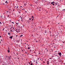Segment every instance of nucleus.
Listing matches in <instances>:
<instances>
[{
  "instance_id": "obj_1",
  "label": "nucleus",
  "mask_w": 65,
  "mask_h": 65,
  "mask_svg": "<svg viewBox=\"0 0 65 65\" xmlns=\"http://www.w3.org/2000/svg\"><path fill=\"white\" fill-rule=\"evenodd\" d=\"M58 54L59 55V56L61 57V53L60 52V53H58Z\"/></svg>"
},
{
  "instance_id": "obj_2",
  "label": "nucleus",
  "mask_w": 65,
  "mask_h": 65,
  "mask_svg": "<svg viewBox=\"0 0 65 65\" xmlns=\"http://www.w3.org/2000/svg\"><path fill=\"white\" fill-rule=\"evenodd\" d=\"M12 37H13V36H12L11 37H9V38H10V39H12Z\"/></svg>"
},
{
  "instance_id": "obj_3",
  "label": "nucleus",
  "mask_w": 65,
  "mask_h": 65,
  "mask_svg": "<svg viewBox=\"0 0 65 65\" xmlns=\"http://www.w3.org/2000/svg\"><path fill=\"white\" fill-rule=\"evenodd\" d=\"M9 58H8V60H10V59H11V58H10V57H11V56H10V57H9Z\"/></svg>"
},
{
  "instance_id": "obj_4",
  "label": "nucleus",
  "mask_w": 65,
  "mask_h": 65,
  "mask_svg": "<svg viewBox=\"0 0 65 65\" xmlns=\"http://www.w3.org/2000/svg\"><path fill=\"white\" fill-rule=\"evenodd\" d=\"M53 3H55V2H51V4H53Z\"/></svg>"
},
{
  "instance_id": "obj_5",
  "label": "nucleus",
  "mask_w": 65,
  "mask_h": 65,
  "mask_svg": "<svg viewBox=\"0 0 65 65\" xmlns=\"http://www.w3.org/2000/svg\"><path fill=\"white\" fill-rule=\"evenodd\" d=\"M35 3H36V4H37V3H38V2L37 1L35 2Z\"/></svg>"
},
{
  "instance_id": "obj_6",
  "label": "nucleus",
  "mask_w": 65,
  "mask_h": 65,
  "mask_svg": "<svg viewBox=\"0 0 65 65\" xmlns=\"http://www.w3.org/2000/svg\"><path fill=\"white\" fill-rule=\"evenodd\" d=\"M6 58H8V56H6Z\"/></svg>"
},
{
  "instance_id": "obj_7",
  "label": "nucleus",
  "mask_w": 65,
  "mask_h": 65,
  "mask_svg": "<svg viewBox=\"0 0 65 65\" xmlns=\"http://www.w3.org/2000/svg\"><path fill=\"white\" fill-rule=\"evenodd\" d=\"M11 33H8V35H10Z\"/></svg>"
},
{
  "instance_id": "obj_8",
  "label": "nucleus",
  "mask_w": 65,
  "mask_h": 65,
  "mask_svg": "<svg viewBox=\"0 0 65 65\" xmlns=\"http://www.w3.org/2000/svg\"><path fill=\"white\" fill-rule=\"evenodd\" d=\"M8 53H9L10 51H9V50H8Z\"/></svg>"
},
{
  "instance_id": "obj_9",
  "label": "nucleus",
  "mask_w": 65,
  "mask_h": 65,
  "mask_svg": "<svg viewBox=\"0 0 65 65\" xmlns=\"http://www.w3.org/2000/svg\"><path fill=\"white\" fill-rule=\"evenodd\" d=\"M23 35H21L20 36V37H22V36H23Z\"/></svg>"
},
{
  "instance_id": "obj_10",
  "label": "nucleus",
  "mask_w": 65,
  "mask_h": 65,
  "mask_svg": "<svg viewBox=\"0 0 65 65\" xmlns=\"http://www.w3.org/2000/svg\"><path fill=\"white\" fill-rule=\"evenodd\" d=\"M5 3H8V2H7V1H6Z\"/></svg>"
},
{
  "instance_id": "obj_11",
  "label": "nucleus",
  "mask_w": 65,
  "mask_h": 65,
  "mask_svg": "<svg viewBox=\"0 0 65 65\" xmlns=\"http://www.w3.org/2000/svg\"><path fill=\"white\" fill-rule=\"evenodd\" d=\"M31 18H32L33 19V18H34V17H33V16H32L31 17Z\"/></svg>"
},
{
  "instance_id": "obj_12",
  "label": "nucleus",
  "mask_w": 65,
  "mask_h": 65,
  "mask_svg": "<svg viewBox=\"0 0 65 65\" xmlns=\"http://www.w3.org/2000/svg\"><path fill=\"white\" fill-rule=\"evenodd\" d=\"M28 49H30V48H29V47H28Z\"/></svg>"
},
{
  "instance_id": "obj_13",
  "label": "nucleus",
  "mask_w": 65,
  "mask_h": 65,
  "mask_svg": "<svg viewBox=\"0 0 65 65\" xmlns=\"http://www.w3.org/2000/svg\"><path fill=\"white\" fill-rule=\"evenodd\" d=\"M33 65V64H32V63H31L30 64V65Z\"/></svg>"
},
{
  "instance_id": "obj_14",
  "label": "nucleus",
  "mask_w": 65,
  "mask_h": 65,
  "mask_svg": "<svg viewBox=\"0 0 65 65\" xmlns=\"http://www.w3.org/2000/svg\"><path fill=\"white\" fill-rule=\"evenodd\" d=\"M0 24H1H1H2L1 23V22H0Z\"/></svg>"
},
{
  "instance_id": "obj_15",
  "label": "nucleus",
  "mask_w": 65,
  "mask_h": 65,
  "mask_svg": "<svg viewBox=\"0 0 65 65\" xmlns=\"http://www.w3.org/2000/svg\"><path fill=\"white\" fill-rule=\"evenodd\" d=\"M20 30V28L19 29H18V31H19Z\"/></svg>"
},
{
  "instance_id": "obj_16",
  "label": "nucleus",
  "mask_w": 65,
  "mask_h": 65,
  "mask_svg": "<svg viewBox=\"0 0 65 65\" xmlns=\"http://www.w3.org/2000/svg\"><path fill=\"white\" fill-rule=\"evenodd\" d=\"M44 32L45 33H46V31H45Z\"/></svg>"
},
{
  "instance_id": "obj_17",
  "label": "nucleus",
  "mask_w": 65,
  "mask_h": 65,
  "mask_svg": "<svg viewBox=\"0 0 65 65\" xmlns=\"http://www.w3.org/2000/svg\"><path fill=\"white\" fill-rule=\"evenodd\" d=\"M30 63H30V62H29V64H30Z\"/></svg>"
},
{
  "instance_id": "obj_18",
  "label": "nucleus",
  "mask_w": 65,
  "mask_h": 65,
  "mask_svg": "<svg viewBox=\"0 0 65 65\" xmlns=\"http://www.w3.org/2000/svg\"><path fill=\"white\" fill-rule=\"evenodd\" d=\"M8 16H9V15H8V16L7 17L8 18V17H9Z\"/></svg>"
},
{
  "instance_id": "obj_19",
  "label": "nucleus",
  "mask_w": 65,
  "mask_h": 65,
  "mask_svg": "<svg viewBox=\"0 0 65 65\" xmlns=\"http://www.w3.org/2000/svg\"><path fill=\"white\" fill-rule=\"evenodd\" d=\"M4 29L5 28H4V29H3V30H4Z\"/></svg>"
},
{
  "instance_id": "obj_20",
  "label": "nucleus",
  "mask_w": 65,
  "mask_h": 65,
  "mask_svg": "<svg viewBox=\"0 0 65 65\" xmlns=\"http://www.w3.org/2000/svg\"><path fill=\"white\" fill-rule=\"evenodd\" d=\"M53 4V5H55V4Z\"/></svg>"
},
{
  "instance_id": "obj_21",
  "label": "nucleus",
  "mask_w": 65,
  "mask_h": 65,
  "mask_svg": "<svg viewBox=\"0 0 65 65\" xmlns=\"http://www.w3.org/2000/svg\"><path fill=\"white\" fill-rule=\"evenodd\" d=\"M12 23H13V24H14V22H13H13H12Z\"/></svg>"
},
{
  "instance_id": "obj_22",
  "label": "nucleus",
  "mask_w": 65,
  "mask_h": 65,
  "mask_svg": "<svg viewBox=\"0 0 65 65\" xmlns=\"http://www.w3.org/2000/svg\"><path fill=\"white\" fill-rule=\"evenodd\" d=\"M33 18L32 19V20H31V21H33Z\"/></svg>"
},
{
  "instance_id": "obj_23",
  "label": "nucleus",
  "mask_w": 65,
  "mask_h": 65,
  "mask_svg": "<svg viewBox=\"0 0 65 65\" xmlns=\"http://www.w3.org/2000/svg\"><path fill=\"white\" fill-rule=\"evenodd\" d=\"M65 10V9H63V10Z\"/></svg>"
},
{
  "instance_id": "obj_24",
  "label": "nucleus",
  "mask_w": 65,
  "mask_h": 65,
  "mask_svg": "<svg viewBox=\"0 0 65 65\" xmlns=\"http://www.w3.org/2000/svg\"><path fill=\"white\" fill-rule=\"evenodd\" d=\"M18 12H19V13H20V12L19 11Z\"/></svg>"
},
{
  "instance_id": "obj_25",
  "label": "nucleus",
  "mask_w": 65,
  "mask_h": 65,
  "mask_svg": "<svg viewBox=\"0 0 65 65\" xmlns=\"http://www.w3.org/2000/svg\"><path fill=\"white\" fill-rule=\"evenodd\" d=\"M17 8H18V6H17Z\"/></svg>"
},
{
  "instance_id": "obj_26",
  "label": "nucleus",
  "mask_w": 65,
  "mask_h": 65,
  "mask_svg": "<svg viewBox=\"0 0 65 65\" xmlns=\"http://www.w3.org/2000/svg\"><path fill=\"white\" fill-rule=\"evenodd\" d=\"M3 40H1V41H3Z\"/></svg>"
},
{
  "instance_id": "obj_27",
  "label": "nucleus",
  "mask_w": 65,
  "mask_h": 65,
  "mask_svg": "<svg viewBox=\"0 0 65 65\" xmlns=\"http://www.w3.org/2000/svg\"><path fill=\"white\" fill-rule=\"evenodd\" d=\"M43 62L44 63H45V62L44 61H43Z\"/></svg>"
},
{
  "instance_id": "obj_28",
  "label": "nucleus",
  "mask_w": 65,
  "mask_h": 65,
  "mask_svg": "<svg viewBox=\"0 0 65 65\" xmlns=\"http://www.w3.org/2000/svg\"><path fill=\"white\" fill-rule=\"evenodd\" d=\"M16 32H18V31H16Z\"/></svg>"
},
{
  "instance_id": "obj_29",
  "label": "nucleus",
  "mask_w": 65,
  "mask_h": 65,
  "mask_svg": "<svg viewBox=\"0 0 65 65\" xmlns=\"http://www.w3.org/2000/svg\"><path fill=\"white\" fill-rule=\"evenodd\" d=\"M47 65H48V63H47Z\"/></svg>"
},
{
  "instance_id": "obj_30",
  "label": "nucleus",
  "mask_w": 65,
  "mask_h": 65,
  "mask_svg": "<svg viewBox=\"0 0 65 65\" xmlns=\"http://www.w3.org/2000/svg\"><path fill=\"white\" fill-rule=\"evenodd\" d=\"M47 63H48L49 61H47Z\"/></svg>"
},
{
  "instance_id": "obj_31",
  "label": "nucleus",
  "mask_w": 65,
  "mask_h": 65,
  "mask_svg": "<svg viewBox=\"0 0 65 65\" xmlns=\"http://www.w3.org/2000/svg\"><path fill=\"white\" fill-rule=\"evenodd\" d=\"M63 42V43H64V42Z\"/></svg>"
},
{
  "instance_id": "obj_32",
  "label": "nucleus",
  "mask_w": 65,
  "mask_h": 65,
  "mask_svg": "<svg viewBox=\"0 0 65 65\" xmlns=\"http://www.w3.org/2000/svg\"><path fill=\"white\" fill-rule=\"evenodd\" d=\"M17 36H18V35H17L16 36V37H17Z\"/></svg>"
},
{
  "instance_id": "obj_33",
  "label": "nucleus",
  "mask_w": 65,
  "mask_h": 65,
  "mask_svg": "<svg viewBox=\"0 0 65 65\" xmlns=\"http://www.w3.org/2000/svg\"><path fill=\"white\" fill-rule=\"evenodd\" d=\"M31 6H32V5H30Z\"/></svg>"
},
{
  "instance_id": "obj_34",
  "label": "nucleus",
  "mask_w": 65,
  "mask_h": 65,
  "mask_svg": "<svg viewBox=\"0 0 65 65\" xmlns=\"http://www.w3.org/2000/svg\"><path fill=\"white\" fill-rule=\"evenodd\" d=\"M0 37L1 38V36H0Z\"/></svg>"
},
{
  "instance_id": "obj_35",
  "label": "nucleus",
  "mask_w": 65,
  "mask_h": 65,
  "mask_svg": "<svg viewBox=\"0 0 65 65\" xmlns=\"http://www.w3.org/2000/svg\"><path fill=\"white\" fill-rule=\"evenodd\" d=\"M39 11H40V10H39Z\"/></svg>"
},
{
  "instance_id": "obj_36",
  "label": "nucleus",
  "mask_w": 65,
  "mask_h": 65,
  "mask_svg": "<svg viewBox=\"0 0 65 65\" xmlns=\"http://www.w3.org/2000/svg\"><path fill=\"white\" fill-rule=\"evenodd\" d=\"M7 12H8V11H7Z\"/></svg>"
},
{
  "instance_id": "obj_37",
  "label": "nucleus",
  "mask_w": 65,
  "mask_h": 65,
  "mask_svg": "<svg viewBox=\"0 0 65 65\" xmlns=\"http://www.w3.org/2000/svg\"><path fill=\"white\" fill-rule=\"evenodd\" d=\"M31 19H32V18H31L30 19V20H31Z\"/></svg>"
},
{
  "instance_id": "obj_38",
  "label": "nucleus",
  "mask_w": 65,
  "mask_h": 65,
  "mask_svg": "<svg viewBox=\"0 0 65 65\" xmlns=\"http://www.w3.org/2000/svg\"><path fill=\"white\" fill-rule=\"evenodd\" d=\"M49 59H51V58H50Z\"/></svg>"
},
{
  "instance_id": "obj_39",
  "label": "nucleus",
  "mask_w": 65,
  "mask_h": 65,
  "mask_svg": "<svg viewBox=\"0 0 65 65\" xmlns=\"http://www.w3.org/2000/svg\"><path fill=\"white\" fill-rule=\"evenodd\" d=\"M36 63H37V62H36Z\"/></svg>"
},
{
  "instance_id": "obj_40",
  "label": "nucleus",
  "mask_w": 65,
  "mask_h": 65,
  "mask_svg": "<svg viewBox=\"0 0 65 65\" xmlns=\"http://www.w3.org/2000/svg\"><path fill=\"white\" fill-rule=\"evenodd\" d=\"M39 58H38V59L39 60Z\"/></svg>"
},
{
  "instance_id": "obj_41",
  "label": "nucleus",
  "mask_w": 65,
  "mask_h": 65,
  "mask_svg": "<svg viewBox=\"0 0 65 65\" xmlns=\"http://www.w3.org/2000/svg\"><path fill=\"white\" fill-rule=\"evenodd\" d=\"M16 24H18V23H16Z\"/></svg>"
},
{
  "instance_id": "obj_42",
  "label": "nucleus",
  "mask_w": 65,
  "mask_h": 65,
  "mask_svg": "<svg viewBox=\"0 0 65 65\" xmlns=\"http://www.w3.org/2000/svg\"><path fill=\"white\" fill-rule=\"evenodd\" d=\"M23 18L22 17L21 18V19H22Z\"/></svg>"
},
{
  "instance_id": "obj_43",
  "label": "nucleus",
  "mask_w": 65,
  "mask_h": 65,
  "mask_svg": "<svg viewBox=\"0 0 65 65\" xmlns=\"http://www.w3.org/2000/svg\"><path fill=\"white\" fill-rule=\"evenodd\" d=\"M30 63H32V61H30Z\"/></svg>"
},
{
  "instance_id": "obj_44",
  "label": "nucleus",
  "mask_w": 65,
  "mask_h": 65,
  "mask_svg": "<svg viewBox=\"0 0 65 65\" xmlns=\"http://www.w3.org/2000/svg\"><path fill=\"white\" fill-rule=\"evenodd\" d=\"M10 12H9V13H10Z\"/></svg>"
},
{
  "instance_id": "obj_45",
  "label": "nucleus",
  "mask_w": 65,
  "mask_h": 65,
  "mask_svg": "<svg viewBox=\"0 0 65 65\" xmlns=\"http://www.w3.org/2000/svg\"><path fill=\"white\" fill-rule=\"evenodd\" d=\"M17 30H18L17 29H16V31H17Z\"/></svg>"
},
{
  "instance_id": "obj_46",
  "label": "nucleus",
  "mask_w": 65,
  "mask_h": 65,
  "mask_svg": "<svg viewBox=\"0 0 65 65\" xmlns=\"http://www.w3.org/2000/svg\"><path fill=\"white\" fill-rule=\"evenodd\" d=\"M18 59H19V58H18Z\"/></svg>"
},
{
  "instance_id": "obj_47",
  "label": "nucleus",
  "mask_w": 65,
  "mask_h": 65,
  "mask_svg": "<svg viewBox=\"0 0 65 65\" xmlns=\"http://www.w3.org/2000/svg\"><path fill=\"white\" fill-rule=\"evenodd\" d=\"M58 24H59V23H58Z\"/></svg>"
},
{
  "instance_id": "obj_48",
  "label": "nucleus",
  "mask_w": 65,
  "mask_h": 65,
  "mask_svg": "<svg viewBox=\"0 0 65 65\" xmlns=\"http://www.w3.org/2000/svg\"><path fill=\"white\" fill-rule=\"evenodd\" d=\"M56 56H57V55H55Z\"/></svg>"
},
{
  "instance_id": "obj_49",
  "label": "nucleus",
  "mask_w": 65,
  "mask_h": 65,
  "mask_svg": "<svg viewBox=\"0 0 65 65\" xmlns=\"http://www.w3.org/2000/svg\"><path fill=\"white\" fill-rule=\"evenodd\" d=\"M13 29H14V28H13Z\"/></svg>"
},
{
  "instance_id": "obj_50",
  "label": "nucleus",
  "mask_w": 65,
  "mask_h": 65,
  "mask_svg": "<svg viewBox=\"0 0 65 65\" xmlns=\"http://www.w3.org/2000/svg\"><path fill=\"white\" fill-rule=\"evenodd\" d=\"M20 7H22V6H21Z\"/></svg>"
},
{
  "instance_id": "obj_51",
  "label": "nucleus",
  "mask_w": 65,
  "mask_h": 65,
  "mask_svg": "<svg viewBox=\"0 0 65 65\" xmlns=\"http://www.w3.org/2000/svg\"><path fill=\"white\" fill-rule=\"evenodd\" d=\"M10 31H12V30H10Z\"/></svg>"
},
{
  "instance_id": "obj_52",
  "label": "nucleus",
  "mask_w": 65,
  "mask_h": 65,
  "mask_svg": "<svg viewBox=\"0 0 65 65\" xmlns=\"http://www.w3.org/2000/svg\"><path fill=\"white\" fill-rule=\"evenodd\" d=\"M34 52L35 53V51Z\"/></svg>"
},
{
  "instance_id": "obj_53",
  "label": "nucleus",
  "mask_w": 65,
  "mask_h": 65,
  "mask_svg": "<svg viewBox=\"0 0 65 65\" xmlns=\"http://www.w3.org/2000/svg\"><path fill=\"white\" fill-rule=\"evenodd\" d=\"M30 18H29V20H30Z\"/></svg>"
},
{
  "instance_id": "obj_54",
  "label": "nucleus",
  "mask_w": 65,
  "mask_h": 65,
  "mask_svg": "<svg viewBox=\"0 0 65 65\" xmlns=\"http://www.w3.org/2000/svg\"><path fill=\"white\" fill-rule=\"evenodd\" d=\"M36 42H37V41H36Z\"/></svg>"
},
{
  "instance_id": "obj_55",
  "label": "nucleus",
  "mask_w": 65,
  "mask_h": 65,
  "mask_svg": "<svg viewBox=\"0 0 65 65\" xmlns=\"http://www.w3.org/2000/svg\"><path fill=\"white\" fill-rule=\"evenodd\" d=\"M40 8H41V7H40Z\"/></svg>"
},
{
  "instance_id": "obj_56",
  "label": "nucleus",
  "mask_w": 65,
  "mask_h": 65,
  "mask_svg": "<svg viewBox=\"0 0 65 65\" xmlns=\"http://www.w3.org/2000/svg\"><path fill=\"white\" fill-rule=\"evenodd\" d=\"M19 11H21V10H20Z\"/></svg>"
},
{
  "instance_id": "obj_57",
  "label": "nucleus",
  "mask_w": 65,
  "mask_h": 65,
  "mask_svg": "<svg viewBox=\"0 0 65 65\" xmlns=\"http://www.w3.org/2000/svg\"><path fill=\"white\" fill-rule=\"evenodd\" d=\"M20 17H21V16H20Z\"/></svg>"
},
{
  "instance_id": "obj_58",
  "label": "nucleus",
  "mask_w": 65,
  "mask_h": 65,
  "mask_svg": "<svg viewBox=\"0 0 65 65\" xmlns=\"http://www.w3.org/2000/svg\"><path fill=\"white\" fill-rule=\"evenodd\" d=\"M5 60H6V58H5Z\"/></svg>"
},
{
  "instance_id": "obj_59",
  "label": "nucleus",
  "mask_w": 65,
  "mask_h": 65,
  "mask_svg": "<svg viewBox=\"0 0 65 65\" xmlns=\"http://www.w3.org/2000/svg\"><path fill=\"white\" fill-rule=\"evenodd\" d=\"M0 43H1V42H0Z\"/></svg>"
},
{
  "instance_id": "obj_60",
  "label": "nucleus",
  "mask_w": 65,
  "mask_h": 65,
  "mask_svg": "<svg viewBox=\"0 0 65 65\" xmlns=\"http://www.w3.org/2000/svg\"><path fill=\"white\" fill-rule=\"evenodd\" d=\"M25 47H26V46H25Z\"/></svg>"
},
{
  "instance_id": "obj_61",
  "label": "nucleus",
  "mask_w": 65,
  "mask_h": 65,
  "mask_svg": "<svg viewBox=\"0 0 65 65\" xmlns=\"http://www.w3.org/2000/svg\"><path fill=\"white\" fill-rule=\"evenodd\" d=\"M30 51H31V50H30Z\"/></svg>"
},
{
  "instance_id": "obj_62",
  "label": "nucleus",
  "mask_w": 65,
  "mask_h": 65,
  "mask_svg": "<svg viewBox=\"0 0 65 65\" xmlns=\"http://www.w3.org/2000/svg\"><path fill=\"white\" fill-rule=\"evenodd\" d=\"M64 64H65V63H64Z\"/></svg>"
},
{
  "instance_id": "obj_63",
  "label": "nucleus",
  "mask_w": 65,
  "mask_h": 65,
  "mask_svg": "<svg viewBox=\"0 0 65 65\" xmlns=\"http://www.w3.org/2000/svg\"><path fill=\"white\" fill-rule=\"evenodd\" d=\"M32 56H33V55H32Z\"/></svg>"
},
{
  "instance_id": "obj_64",
  "label": "nucleus",
  "mask_w": 65,
  "mask_h": 65,
  "mask_svg": "<svg viewBox=\"0 0 65 65\" xmlns=\"http://www.w3.org/2000/svg\"><path fill=\"white\" fill-rule=\"evenodd\" d=\"M15 7H16V6H15Z\"/></svg>"
}]
</instances>
